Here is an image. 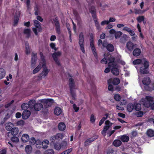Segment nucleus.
<instances>
[{
  "label": "nucleus",
  "instance_id": "61",
  "mask_svg": "<svg viewBox=\"0 0 154 154\" xmlns=\"http://www.w3.org/2000/svg\"><path fill=\"white\" fill-rule=\"evenodd\" d=\"M39 54H40V56L41 60L43 62L45 63V57H44V56L43 55L42 53V52H40Z\"/></svg>",
  "mask_w": 154,
  "mask_h": 154
},
{
  "label": "nucleus",
  "instance_id": "52",
  "mask_svg": "<svg viewBox=\"0 0 154 154\" xmlns=\"http://www.w3.org/2000/svg\"><path fill=\"white\" fill-rule=\"evenodd\" d=\"M36 142V140L34 137H32L29 140V144L33 145L35 144Z\"/></svg>",
  "mask_w": 154,
  "mask_h": 154
},
{
  "label": "nucleus",
  "instance_id": "34",
  "mask_svg": "<svg viewBox=\"0 0 154 154\" xmlns=\"http://www.w3.org/2000/svg\"><path fill=\"white\" fill-rule=\"evenodd\" d=\"M50 140L51 141V143L53 145L57 142H59L56 139L55 136L51 137Z\"/></svg>",
  "mask_w": 154,
  "mask_h": 154
},
{
  "label": "nucleus",
  "instance_id": "32",
  "mask_svg": "<svg viewBox=\"0 0 154 154\" xmlns=\"http://www.w3.org/2000/svg\"><path fill=\"white\" fill-rule=\"evenodd\" d=\"M54 136L58 142L60 140L62 139L64 137L63 134L61 133H58Z\"/></svg>",
  "mask_w": 154,
  "mask_h": 154
},
{
  "label": "nucleus",
  "instance_id": "25",
  "mask_svg": "<svg viewBox=\"0 0 154 154\" xmlns=\"http://www.w3.org/2000/svg\"><path fill=\"white\" fill-rule=\"evenodd\" d=\"M11 131V133L13 135H16L18 133V128H13Z\"/></svg>",
  "mask_w": 154,
  "mask_h": 154
},
{
  "label": "nucleus",
  "instance_id": "39",
  "mask_svg": "<svg viewBox=\"0 0 154 154\" xmlns=\"http://www.w3.org/2000/svg\"><path fill=\"white\" fill-rule=\"evenodd\" d=\"M31 30L29 29H26L24 30L23 33L27 34V37L29 38L30 36Z\"/></svg>",
  "mask_w": 154,
  "mask_h": 154
},
{
  "label": "nucleus",
  "instance_id": "9",
  "mask_svg": "<svg viewBox=\"0 0 154 154\" xmlns=\"http://www.w3.org/2000/svg\"><path fill=\"white\" fill-rule=\"evenodd\" d=\"M66 145L67 143L65 141H63L61 144L59 142H57L53 144L55 149L58 150L60 149L61 147L64 146H66Z\"/></svg>",
  "mask_w": 154,
  "mask_h": 154
},
{
  "label": "nucleus",
  "instance_id": "31",
  "mask_svg": "<svg viewBox=\"0 0 154 154\" xmlns=\"http://www.w3.org/2000/svg\"><path fill=\"white\" fill-rule=\"evenodd\" d=\"M112 144L114 146L118 147L121 145L122 142L119 140H116L113 141Z\"/></svg>",
  "mask_w": 154,
  "mask_h": 154
},
{
  "label": "nucleus",
  "instance_id": "14",
  "mask_svg": "<svg viewBox=\"0 0 154 154\" xmlns=\"http://www.w3.org/2000/svg\"><path fill=\"white\" fill-rule=\"evenodd\" d=\"M149 69L141 66L140 69V72L142 74H147L149 73Z\"/></svg>",
  "mask_w": 154,
  "mask_h": 154
},
{
  "label": "nucleus",
  "instance_id": "11",
  "mask_svg": "<svg viewBox=\"0 0 154 154\" xmlns=\"http://www.w3.org/2000/svg\"><path fill=\"white\" fill-rule=\"evenodd\" d=\"M144 89L146 91L151 92L154 91V82L152 83L148 86H145Z\"/></svg>",
  "mask_w": 154,
  "mask_h": 154
},
{
  "label": "nucleus",
  "instance_id": "41",
  "mask_svg": "<svg viewBox=\"0 0 154 154\" xmlns=\"http://www.w3.org/2000/svg\"><path fill=\"white\" fill-rule=\"evenodd\" d=\"M134 13L135 14H143L145 11V10H141L140 9H134Z\"/></svg>",
  "mask_w": 154,
  "mask_h": 154
},
{
  "label": "nucleus",
  "instance_id": "49",
  "mask_svg": "<svg viewBox=\"0 0 154 154\" xmlns=\"http://www.w3.org/2000/svg\"><path fill=\"white\" fill-rule=\"evenodd\" d=\"M11 140L13 143H17L19 141V139L17 137L13 136L11 138Z\"/></svg>",
  "mask_w": 154,
  "mask_h": 154
},
{
  "label": "nucleus",
  "instance_id": "48",
  "mask_svg": "<svg viewBox=\"0 0 154 154\" xmlns=\"http://www.w3.org/2000/svg\"><path fill=\"white\" fill-rule=\"evenodd\" d=\"M145 19V17L144 16H139L137 18V20L138 22L139 23H141L142 21L143 20V19Z\"/></svg>",
  "mask_w": 154,
  "mask_h": 154
},
{
  "label": "nucleus",
  "instance_id": "62",
  "mask_svg": "<svg viewBox=\"0 0 154 154\" xmlns=\"http://www.w3.org/2000/svg\"><path fill=\"white\" fill-rule=\"evenodd\" d=\"M91 14L93 20H94V22H96V21H98L97 18V16L96 15V13L93 14Z\"/></svg>",
  "mask_w": 154,
  "mask_h": 154
},
{
  "label": "nucleus",
  "instance_id": "56",
  "mask_svg": "<svg viewBox=\"0 0 154 154\" xmlns=\"http://www.w3.org/2000/svg\"><path fill=\"white\" fill-rule=\"evenodd\" d=\"M20 13H16L14 16V19L19 20L20 17Z\"/></svg>",
  "mask_w": 154,
  "mask_h": 154
},
{
  "label": "nucleus",
  "instance_id": "22",
  "mask_svg": "<svg viewBox=\"0 0 154 154\" xmlns=\"http://www.w3.org/2000/svg\"><path fill=\"white\" fill-rule=\"evenodd\" d=\"M146 135L150 137H154V131L151 129L148 130L146 132Z\"/></svg>",
  "mask_w": 154,
  "mask_h": 154
},
{
  "label": "nucleus",
  "instance_id": "40",
  "mask_svg": "<svg viewBox=\"0 0 154 154\" xmlns=\"http://www.w3.org/2000/svg\"><path fill=\"white\" fill-rule=\"evenodd\" d=\"M22 109L24 110H27V109L29 108V106L28 104L27 103H24L22 104L21 106Z\"/></svg>",
  "mask_w": 154,
  "mask_h": 154
},
{
  "label": "nucleus",
  "instance_id": "59",
  "mask_svg": "<svg viewBox=\"0 0 154 154\" xmlns=\"http://www.w3.org/2000/svg\"><path fill=\"white\" fill-rule=\"evenodd\" d=\"M143 112L142 111H140L136 114V115L137 117H141L143 115Z\"/></svg>",
  "mask_w": 154,
  "mask_h": 154
},
{
  "label": "nucleus",
  "instance_id": "18",
  "mask_svg": "<svg viewBox=\"0 0 154 154\" xmlns=\"http://www.w3.org/2000/svg\"><path fill=\"white\" fill-rule=\"evenodd\" d=\"M29 140V137L27 134H24L22 135L21 137V140L23 143L28 142Z\"/></svg>",
  "mask_w": 154,
  "mask_h": 154
},
{
  "label": "nucleus",
  "instance_id": "21",
  "mask_svg": "<svg viewBox=\"0 0 154 154\" xmlns=\"http://www.w3.org/2000/svg\"><path fill=\"white\" fill-rule=\"evenodd\" d=\"M36 101L34 100H30L28 103V105L29 107L31 109H33L34 108Z\"/></svg>",
  "mask_w": 154,
  "mask_h": 154
},
{
  "label": "nucleus",
  "instance_id": "51",
  "mask_svg": "<svg viewBox=\"0 0 154 154\" xmlns=\"http://www.w3.org/2000/svg\"><path fill=\"white\" fill-rule=\"evenodd\" d=\"M55 26L60 25L58 19L57 17L53 19Z\"/></svg>",
  "mask_w": 154,
  "mask_h": 154
},
{
  "label": "nucleus",
  "instance_id": "12",
  "mask_svg": "<svg viewBox=\"0 0 154 154\" xmlns=\"http://www.w3.org/2000/svg\"><path fill=\"white\" fill-rule=\"evenodd\" d=\"M31 114L30 112L28 110H25L22 113V118L24 119H27Z\"/></svg>",
  "mask_w": 154,
  "mask_h": 154
},
{
  "label": "nucleus",
  "instance_id": "36",
  "mask_svg": "<svg viewBox=\"0 0 154 154\" xmlns=\"http://www.w3.org/2000/svg\"><path fill=\"white\" fill-rule=\"evenodd\" d=\"M141 108V104L139 103H134V109L137 111L140 110Z\"/></svg>",
  "mask_w": 154,
  "mask_h": 154
},
{
  "label": "nucleus",
  "instance_id": "53",
  "mask_svg": "<svg viewBox=\"0 0 154 154\" xmlns=\"http://www.w3.org/2000/svg\"><path fill=\"white\" fill-rule=\"evenodd\" d=\"M54 152L53 149H50L46 150L45 152V154H54Z\"/></svg>",
  "mask_w": 154,
  "mask_h": 154
},
{
  "label": "nucleus",
  "instance_id": "64",
  "mask_svg": "<svg viewBox=\"0 0 154 154\" xmlns=\"http://www.w3.org/2000/svg\"><path fill=\"white\" fill-rule=\"evenodd\" d=\"M37 58L34 57H32L31 58V65L32 66L33 64L35 65L36 63V61L37 60Z\"/></svg>",
  "mask_w": 154,
  "mask_h": 154
},
{
  "label": "nucleus",
  "instance_id": "7",
  "mask_svg": "<svg viewBox=\"0 0 154 154\" xmlns=\"http://www.w3.org/2000/svg\"><path fill=\"white\" fill-rule=\"evenodd\" d=\"M84 35L82 32H81L79 35V44L80 48V49L83 53H85V49L84 47Z\"/></svg>",
  "mask_w": 154,
  "mask_h": 154
},
{
  "label": "nucleus",
  "instance_id": "17",
  "mask_svg": "<svg viewBox=\"0 0 154 154\" xmlns=\"http://www.w3.org/2000/svg\"><path fill=\"white\" fill-rule=\"evenodd\" d=\"M141 52V50L139 48H137L133 50V54L134 56L137 57L140 55Z\"/></svg>",
  "mask_w": 154,
  "mask_h": 154
},
{
  "label": "nucleus",
  "instance_id": "38",
  "mask_svg": "<svg viewBox=\"0 0 154 154\" xmlns=\"http://www.w3.org/2000/svg\"><path fill=\"white\" fill-rule=\"evenodd\" d=\"M147 101V103H150L154 101L153 100V98L152 97L150 96H146L145 98Z\"/></svg>",
  "mask_w": 154,
  "mask_h": 154
},
{
  "label": "nucleus",
  "instance_id": "4",
  "mask_svg": "<svg viewBox=\"0 0 154 154\" xmlns=\"http://www.w3.org/2000/svg\"><path fill=\"white\" fill-rule=\"evenodd\" d=\"M34 25L35 27H33L32 28V30L35 35H38V32H41L42 31V28L41 26V23L37 20H33Z\"/></svg>",
  "mask_w": 154,
  "mask_h": 154
},
{
  "label": "nucleus",
  "instance_id": "45",
  "mask_svg": "<svg viewBox=\"0 0 154 154\" xmlns=\"http://www.w3.org/2000/svg\"><path fill=\"white\" fill-rule=\"evenodd\" d=\"M89 12L93 14L96 13V9L95 7L94 6H91L90 8H89Z\"/></svg>",
  "mask_w": 154,
  "mask_h": 154
},
{
  "label": "nucleus",
  "instance_id": "6",
  "mask_svg": "<svg viewBox=\"0 0 154 154\" xmlns=\"http://www.w3.org/2000/svg\"><path fill=\"white\" fill-rule=\"evenodd\" d=\"M61 52L58 51L57 52H54L52 54V56L56 64L59 66H60L61 64L58 57H60L61 55Z\"/></svg>",
  "mask_w": 154,
  "mask_h": 154
},
{
  "label": "nucleus",
  "instance_id": "23",
  "mask_svg": "<svg viewBox=\"0 0 154 154\" xmlns=\"http://www.w3.org/2000/svg\"><path fill=\"white\" fill-rule=\"evenodd\" d=\"M73 13L77 21H80L81 20V18L77 11L76 10L74 9L73 11Z\"/></svg>",
  "mask_w": 154,
  "mask_h": 154
},
{
  "label": "nucleus",
  "instance_id": "15",
  "mask_svg": "<svg viewBox=\"0 0 154 154\" xmlns=\"http://www.w3.org/2000/svg\"><path fill=\"white\" fill-rule=\"evenodd\" d=\"M134 46L132 42L130 41L128 42L126 44V47L130 51H131L133 50Z\"/></svg>",
  "mask_w": 154,
  "mask_h": 154
},
{
  "label": "nucleus",
  "instance_id": "54",
  "mask_svg": "<svg viewBox=\"0 0 154 154\" xmlns=\"http://www.w3.org/2000/svg\"><path fill=\"white\" fill-rule=\"evenodd\" d=\"M14 102V100H12L11 102H10L9 103L6 104L5 105V108H8L9 107H10L12 104Z\"/></svg>",
  "mask_w": 154,
  "mask_h": 154
},
{
  "label": "nucleus",
  "instance_id": "63",
  "mask_svg": "<svg viewBox=\"0 0 154 154\" xmlns=\"http://www.w3.org/2000/svg\"><path fill=\"white\" fill-rule=\"evenodd\" d=\"M108 89L109 91H113L114 90L112 84H108Z\"/></svg>",
  "mask_w": 154,
  "mask_h": 154
},
{
  "label": "nucleus",
  "instance_id": "43",
  "mask_svg": "<svg viewBox=\"0 0 154 154\" xmlns=\"http://www.w3.org/2000/svg\"><path fill=\"white\" fill-rule=\"evenodd\" d=\"M116 62H109L108 64V66L109 67H112V68L116 67Z\"/></svg>",
  "mask_w": 154,
  "mask_h": 154
},
{
  "label": "nucleus",
  "instance_id": "10",
  "mask_svg": "<svg viewBox=\"0 0 154 154\" xmlns=\"http://www.w3.org/2000/svg\"><path fill=\"white\" fill-rule=\"evenodd\" d=\"M98 136H96L95 137H92L86 140L84 143V145L85 146H87L90 145V143L94 141L98 138Z\"/></svg>",
  "mask_w": 154,
  "mask_h": 154
},
{
  "label": "nucleus",
  "instance_id": "2",
  "mask_svg": "<svg viewBox=\"0 0 154 154\" xmlns=\"http://www.w3.org/2000/svg\"><path fill=\"white\" fill-rule=\"evenodd\" d=\"M69 86L70 88V91L73 100H75L76 94L73 90L75 88V85L74 79L70 78L69 79Z\"/></svg>",
  "mask_w": 154,
  "mask_h": 154
},
{
  "label": "nucleus",
  "instance_id": "8",
  "mask_svg": "<svg viewBox=\"0 0 154 154\" xmlns=\"http://www.w3.org/2000/svg\"><path fill=\"white\" fill-rule=\"evenodd\" d=\"M120 83V80L119 78H111L107 80L108 84H112L113 85H116Z\"/></svg>",
  "mask_w": 154,
  "mask_h": 154
},
{
  "label": "nucleus",
  "instance_id": "27",
  "mask_svg": "<svg viewBox=\"0 0 154 154\" xmlns=\"http://www.w3.org/2000/svg\"><path fill=\"white\" fill-rule=\"evenodd\" d=\"M111 72L114 75H118L119 74V69L116 67L112 68Z\"/></svg>",
  "mask_w": 154,
  "mask_h": 154
},
{
  "label": "nucleus",
  "instance_id": "30",
  "mask_svg": "<svg viewBox=\"0 0 154 154\" xmlns=\"http://www.w3.org/2000/svg\"><path fill=\"white\" fill-rule=\"evenodd\" d=\"M5 71L2 68H0V80L2 79L5 76Z\"/></svg>",
  "mask_w": 154,
  "mask_h": 154
},
{
  "label": "nucleus",
  "instance_id": "42",
  "mask_svg": "<svg viewBox=\"0 0 154 154\" xmlns=\"http://www.w3.org/2000/svg\"><path fill=\"white\" fill-rule=\"evenodd\" d=\"M41 141L39 140H36L35 144L36 147L38 148H40L41 147Z\"/></svg>",
  "mask_w": 154,
  "mask_h": 154
},
{
  "label": "nucleus",
  "instance_id": "26",
  "mask_svg": "<svg viewBox=\"0 0 154 154\" xmlns=\"http://www.w3.org/2000/svg\"><path fill=\"white\" fill-rule=\"evenodd\" d=\"M62 112L61 109L59 107H56L54 110V113L57 116H59Z\"/></svg>",
  "mask_w": 154,
  "mask_h": 154
},
{
  "label": "nucleus",
  "instance_id": "33",
  "mask_svg": "<svg viewBox=\"0 0 154 154\" xmlns=\"http://www.w3.org/2000/svg\"><path fill=\"white\" fill-rule=\"evenodd\" d=\"M25 149L27 153L29 154L31 152L32 147L30 145H27L25 147Z\"/></svg>",
  "mask_w": 154,
  "mask_h": 154
},
{
  "label": "nucleus",
  "instance_id": "29",
  "mask_svg": "<svg viewBox=\"0 0 154 154\" xmlns=\"http://www.w3.org/2000/svg\"><path fill=\"white\" fill-rule=\"evenodd\" d=\"M58 128L60 131H63L66 128V125L64 123L60 122L58 125Z\"/></svg>",
  "mask_w": 154,
  "mask_h": 154
},
{
  "label": "nucleus",
  "instance_id": "16",
  "mask_svg": "<svg viewBox=\"0 0 154 154\" xmlns=\"http://www.w3.org/2000/svg\"><path fill=\"white\" fill-rule=\"evenodd\" d=\"M49 71L47 68H44L42 72L40 74L39 76L41 77H44L47 75Z\"/></svg>",
  "mask_w": 154,
  "mask_h": 154
},
{
  "label": "nucleus",
  "instance_id": "55",
  "mask_svg": "<svg viewBox=\"0 0 154 154\" xmlns=\"http://www.w3.org/2000/svg\"><path fill=\"white\" fill-rule=\"evenodd\" d=\"M114 98L116 100L119 101L121 99V97L119 94H116L114 95Z\"/></svg>",
  "mask_w": 154,
  "mask_h": 154
},
{
  "label": "nucleus",
  "instance_id": "1",
  "mask_svg": "<svg viewBox=\"0 0 154 154\" xmlns=\"http://www.w3.org/2000/svg\"><path fill=\"white\" fill-rule=\"evenodd\" d=\"M97 45L102 49H103L105 48H106L107 50L109 52H112L114 50L113 45L111 44H108L106 40H104L102 42L101 39H99L97 42Z\"/></svg>",
  "mask_w": 154,
  "mask_h": 154
},
{
  "label": "nucleus",
  "instance_id": "35",
  "mask_svg": "<svg viewBox=\"0 0 154 154\" xmlns=\"http://www.w3.org/2000/svg\"><path fill=\"white\" fill-rule=\"evenodd\" d=\"M120 139L123 142H127L129 140V137L128 136L123 135L121 137Z\"/></svg>",
  "mask_w": 154,
  "mask_h": 154
},
{
  "label": "nucleus",
  "instance_id": "19",
  "mask_svg": "<svg viewBox=\"0 0 154 154\" xmlns=\"http://www.w3.org/2000/svg\"><path fill=\"white\" fill-rule=\"evenodd\" d=\"M43 107V104L41 103H35L34 109L36 111H39Z\"/></svg>",
  "mask_w": 154,
  "mask_h": 154
},
{
  "label": "nucleus",
  "instance_id": "5",
  "mask_svg": "<svg viewBox=\"0 0 154 154\" xmlns=\"http://www.w3.org/2000/svg\"><path fill=\"white\" fill-rule=\"evenodd\" d=\"M45 108H48L51 107L54 103V100L52 99H44L40 100Z\"/></svg>",
  "mask_w": 154,
  "mask_h": 154
},
{
  "label": "nucleus",
  "instance_id": "58",
  "mask_svg": "<svg viewBox=\"0 0 154 154\" xmlns=\"http://www.w3.org/2000/svg\"><path fill=\"white\" fill-rule=\"evenodd\" d=\"M94 23L97 29L99 30H100L101 28L98 21H96V22H94Z\"/></svg>",
  "mask_w": 154,
  "mask_h": 154
},
{
  "label": "nucleus",
  "instance_id": "60",
  "mask_svg": "<svg viewBox=\"0 0 154 154\" xmlns=\"http://www.w3.org/2000/svg\"><path fill=\"white\" fill-rule=\"evenodd\" d=\"M73 107L75 110V112H77L79 110V107H77L75 104L74 103L73 104Z\"/></svg>",
  "mask_w": 154,
  "mask_h": 154
},
{
  "label": "nucleus",
  "instance_id": "57",
  "mask_svg": "<svg viewBox=\"0 0 154 154\" xmlns=\"http://www.w3.org/2000/svg\"><path fill=\"white\" fill-rule=\"evenodd\" d=\"M56 33L58 35L60 34L61 33L60 25L56 26Z\"/></svg>",
  "mask_w": 154,
  "mask_h": 154
},
{
  "label": "nucleus",
  "instance_id": "28",
  "mask_svg": "<svg viewBox=\"0 0 154 154\" xmlns=\"http://www.w3.org/2000/svg\"><path fill=\"white\" fill-rule=\"evenodd\" d=\"M127 109L128 111L131 112L134 109V104H133L132 103H129L127 106Z\"/></svg>",
  "mask_w": 154,
  "mask_h": 154
},
{
  "label": "nucleus",
  "instance_id": "24",
  "mask_svg": "<svg viewBox=\"0 0 154 154\" xmlns=\"http://www.w3.org/2000/svg\"><path fill=\"white\" fill-rule=\"evenodd\" d=\"M144 104L146 107H149L150 106L152 109H154V101L150 103H147V102H145L144 103Z\"/></svg>",
  "mask_w": 154,
  "mask_h": 154
},
{
  "label": "nucleus",
  "instance_id": "37",
  "mask_svg": "<svg viewBox=\"0 0 154 154\" xmlns=\"http://www.w3.org/2000/svg\"><path fill=\"white\" fill-rule=\"evenodd\" d=\"M144 62L142 63V64L143 66V67L149 69V62L148 61L146 60V59H144Z\"/></svg>",
  "mask_w": 154,
  "mask_h": 154
},
{
  "label": "nucleus",
  "instance_id": "46",
  "mask_svg": "<svg viewBox=\"0 0 154 154\" xmlns=\"http://www.w3.org/2000/svg\"><path fill=\"white\" fill-rule=\"evenodd\" d=\"M122 33L121 31L116 32L115 34V36L116 39L119 38L122 35Z\"/></svg>",
  "mask_w": 154,
  "mask_h": 154
},
{
  "label": "nucleus",
  "instance_id": "50",
  "mask_svg": "<svg viewBox=\"0 0 154 154\" xmlns=\"http://www.w3.org/2000/svg\"><path fill=\"white\" fill-rule=\"evenodd\" d=\"M96 120V117L94 115L92 114L91 115L90 121L91 123H94L95 122Z\"/></svg>",
  "mask_w": 154,
  "mask_h": 154
},
{
  "label": "nucleus",
  "instance_id": "13",
  "mask_svg": "<svg viewBox=\"0 0 154 154\" xmlns=\"http://www.w3.org/2000/svg\"><path fill=\"white\" fill-rule=\"evenodd\" d=\"M142 82L145 86H148L150 84V79L149 77L146 76L143 79Z\"/></svg>",
  "mask_w": 154,
  "mask_h": 154
},
{
  "label": "nucleus",
  "instance_id": "47",
  "mask_svg": "<svg viewBox=\"0 0 154 154\" xmlns=\"http://www.w3.org/2000/svg\"><path fill=\"white\" fill-rule=\"evenodd\" d=\"M142 60L140 59H137L134 60L133 62V63L134 65L139 64L141 63Z\"/></svg>",
  "mask_w": 154,
  "mask_h": 154
},
{
  "label": "nucleus",
  "instance_id": "20",
  "mask_svg": "<svg viewBox=\"0 0 154 154\" xmlns=\"http://www.w3.org/2000/svg\"><path fill=\"white\" fill-rule=\"evenodd\" d=\"M49 143V141L48 140H45L42 142L41 147L43 149H46L48 147V145Z\"/></svg>",
  "mask_w": 154,
  "mask_h": 154
},
{
  "label": "nucleus",
  "instance_id": "44",
  "mask_svg": "<svg viewBox=\"0 0 154 154\" xmlns=\"http://www.w3.org/2000/svg\"><path fill=\"white\" fill-rule=\"evenodd\" d=\"M26 50L25 53L27 55L29 54L30 53V48L29 45L28 44H27L26 43Z\"/></svg>",
  "mask_w": 154,
  "mask_h": 154
},
{
  "label": "nucleus",
  "instance_id": "3",
  "mask_svg": "<svg viewBox=\"0 0 154 154\" xmlns=\"http://www.w3.org/2000/svg\"><path fill=\"white\" fill-rule=\"evenodd\" d=\"M94 37L93 34L90 35V46L92 53L96 59L98 60V56L94 44Z\"/></svg>",
  "mask_w": 154,
  "mask_h": 154
}]
</instances>
